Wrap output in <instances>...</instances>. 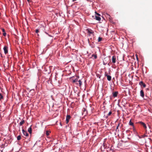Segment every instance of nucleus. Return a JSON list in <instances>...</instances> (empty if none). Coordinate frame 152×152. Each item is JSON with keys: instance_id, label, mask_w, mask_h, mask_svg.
Masks as SVG:
<instances>
[{"instance_id": "nucleus-29", "label": "nucleus", "mask_w": 152, "mask_h": 152, "mask_svg": "<svg viewBox=\"0 0 152 152\" xmlns=\"http://www.w3.org/2000/svg\"><path fill=\"white\" fill-rule=\"evenodd\" d=\"M86 109H85V108H83V111L84 112L85 111H86Z\"/></svg>"}, {"instance_id": "nucleus-33", "label": "nucleus", "mask_w": 152, "mask_h": 152, "mask_svg": "<svg viewBox=\"0 0 152 152\" xmlns=\"http://www.w3.org/2000/svg\"><path fill=\"white\" fill-rule=\"evenodd\" d=\"M97 15H98L99 16L100 15L99 13H97Z\"/></svg>"}, {"instance_id": "nucleus-11", "label": "nucleus", "mask_w": 152, "mask_h": 152, "mask_svg": "<svg viewBox=\"0 0 152 152\" xmlns=\"http://www.w3.org/2000/svg\"><path fill=\"white\" fill-rule=\"evenodd\" d=\"M92 58L96 59L97 58V55L96 54H93L92 55Z\"/></svg>"}, {"instance_id": "nucleus-13", "label": "nucleus", "mask_w": 152, "mask_h": 152, "mask_svg": "<svg viewBox=\"0 0 152 152\" xmlns=\"http://www.w3.org/2000/svg\"><path fill=\"white\" fill-rule=\"evenodd\" d=\"M28 132L30 133L31 134L32 132V128L31 127H29L28 129Z\"/></svg>"}, {"instance_id": "nucleus-25", "label": "nucleus", "mask_w": 152, "mask_h": 152, "mask_svg": "<svg viewBox=\"0 0 152 152\" xmlns=\"http://www.w3.org/2000/svg\"><path fill=\"white\" fill-rule=\"evenodd\" d=\"M3 34L4 36H5L6 35V33L5 32H3Z\"/></svg>"}, {"instance_id": "nucleus-12", "label": "nucleus", "mask_w": 152, "mask_h": 152, "mask_svg": "<svg viewBox=\"0 0 152 152\" xmlns=\"http://www.w3.org/2000/svg\"><path fill=\"white\" fill-rule=\"evenodd\" d=\"M107 58H105L103 61V64L104 65H106L107 62L106 61Z\"/></svg>"}, {"instance_id": "nucleus-20", "label": "nucleus", "mask_w": 152, "mask_h": 152, "mask_svg": "<svg viewBox=\"0 0 152 152\" xmlns=\"http://www.w3.org/2000/svg\"><path fill=\"white\" fill-rule=\"evenodd\" d=\"M77 81H78V78H76V79H75L74 80H73V83H75L76 82H77Z\"/></svg>"}, {"instance_id": "nucleus-4", "label": "nucleus", "mask_w": 152, "mask_h": 152, "mask_svg": "<svg viewBox=\"0 0 152 152\" xmlns=\"http://www.w3.org/2000/svg\"><path fill=\"white\" fill-rule=\"evenodd\" d=\"M118 91L113 92V96L114 97H117L118 94Z\"/></svg>"}, {"instance_id": "nucleus-24", "label": "nucleus", "mask_w": 152, "mask_h": 152, "mask_svg": "<svg viewBox=\"0 0 152 152\" xmlns=\"http://www.w3.org/2000/svg\"><path fill=\"white\" fill-rule=\"evenodd\" d=\"M111 114H112V112L111 111H110L108 113V116L110 115Z\"/></svg>"}, {"instance_id": "nucleus-17", "label": "nucleus", "mask_w": 152, "mask_h": 152, "mask_svg": "<svg viewBox=\"0 0 152 152\" xmlns=\"http://www.w3.org/2000/svg\"><path fill=\"white\" fill-rule=\"evenodd\" d=\"M129 124L130 125H131L132 126H133V127L134 126V124L133 123H132V121H131V120L130 121H129Z\"/></svg>"}, {"instance_id": "nucleus-8", "label": "nucleus", "mask_w": 152, "mask_h": 152, "mask_svg": "<svg viewBox=\"0 0 152 152\" xmlns=\"http://www.w3.org/2000/svg\"><path fill=\"white\" fill-rule=\"evenodd\" d=\"M86 31L88 33L90 34H93L94 33V31L91 30L89 29H87Z\"/></svg>"}, {"instance_id": "nucleus-22", "label": "nucleus", "mask_w": 152, "mask_h": 152, "mask_svg": "<svg viewBox=\"0 0 152 152\" xmlns=\"http://www.w3.org/2000/svg\"><path fill=\"white\" fill-rule=\"evenodd\" d=\"M102 40V38L100 37H99L98 39V42H99Z\"/></svg>"}, {"instance_id": "nucleus-6", "label": "nucleus", "mask_w": 152, "mask_h": 152, "mask_svg": "<svg viewBox=\"0 0 152 152\" xmlns=\"http://www.w3.org/2000/svg\"><path fill=\"white\" fill-rule=\"evenodd\" d=\"M22 132L23 135L26 137H27L28 135V134L26 131H25L24 129H22Z\"/></svg>"}, {"instance_id": "nucleus-19", "label": "nucleus", "mask_w": 152, "mask_h": 152, "mask_svg": "<svg viewBox=\"0 0 152 152\" xmlns=\"http://www.w3.org/2000/svg\"><path fill=\"white\" fill-rule=\"evenodd\" d=\"M78 82H79V86H81L82 85V84L81 81L80 80H79L78 81Z\"/></svg>"}, {"instance_id": "nucleus-9", "label": "nucleus", "mask_w": 152, "mask_h": 152, "mask_svg": "<svg viewBox=\"0 0 152 152\" xmlns=\"http://www.w3.org/2000/svg\"><path fill=\"white\" fill-rule=\"evenodd\" d=\"M140 96L142 97H143L144 96V93L143 90H141L140 91Z\"/></svg>"}, {"instance_id": "nucleus-5", "label": "nucleus", "mask_w": 152, "mask_h": 152, "mask_svg": "<svg viewBox=\"0 0 152 152\" xmlns=\"http://www.w3.org/2000/svg\"><path fill=\"white\" fill-rule=\"evenodd\" d=\"M71 117L70 115H67L66 117V123L68 124L69 122V120L71 118Z\"/></svg>"}, {"instance_id": "nucleus-27", "label": "nucleus", "mask_w": 152, "mask_h": 152, "mask_svg": "<svg viewBox=\"0 0 152 152\" xmlns=\"http://www.w3.org/2000/svg\"><path fill=\"white\" fill-rule=\"evenodd\" d=\"M1 30H2V31L3 32H5V29L4 28H1Z\"/></svg>"}, {"instance_id": "nucleus-32", "label": "nucleus", "mask_w": 152, "mask_h": 152, "mask_svg": "<svg viewBox=\"0 0 152 152\" xmlns=\"http://www.w3.org/2000/svg\"><path fill=\"white\" fill-rule=\"evenodd\" d=\"M2 54L1 53H0V56H1V57H2Z\"/></svg>"}, {"instance_id": "nucleus-31", "label": "nucleus", "mask_w": 152, "mask_h": 152, "mask_svg": "<svg viewBox=\"0 0 152 152\" xmlns=\"http://www.w3.org/2000/svg\"><path fill=\"white\" fill-rule=\"evenodd\" d=\"M60 125H61V126H62V124H61V122H60Z\"/></svg>"}, {"instance_id": "nucleus-16", "label": "nucleus", "mask_w": 152, "mask_h": 152, "mask_svg": "<svg viewBox=\"0 0 152 152\" xmlns=\"http://www.w3.org/2000/svg\"><path fill=\"white\" fill-rule=\"evenodd\" d=\"M105 16L107 18H109L110 20V16L109 14L107 13H106Z\"/></svg>"}, {"instance_id": "nucleus-30", "label": "nucleus", "mask_w": 152, "mask_h": 152, "mask_svg": "<svg viewBox=\"0 0 152 152\" xmlns=\"http://www.w3.org/2000/svg\"><path fill=\"white\" fill-rule=\"evenodd\" d=\"M135 56H137V57H136V58H137V60L138 59L137 55V54H136Z\"/></svg>"}, {"instance_id": "nucleus-34", "label": "nucleus", "mask_w": 152, "mask_h": 152, "mask_svg": "<svg viewBox=\"0 0 152 152\" xmlns=\"http://www.w3.org/2000/svg\"><path fill=\"white\" fill-rule=\"evenodd\" d=\"M27 1L29 2H30V0H27Z\"/></svg>"}, {"instance_id": "nucleus-23", "label": "nucleus", "mask_w": 152, "mask_h": 152, "mask_svg": "<svg viewBox=\"0 0 152 152\" xmlns=\"http://www.w3.org/2000/svg\"><path fill=\"white\" fill-rule=\"evenodd\" d=\"M46 134L47 136H48L49 135L48 131H46Z\"/></svg>"}, {"instance_id": "nucleus-21", "label": "nucleus", "mask_w": 152, "mask_h": 152, "mask_svg": "<svg viewBox=\"0 0 152 152\" xmlns=\"http://www.w3.org/2000/svg\"><path fill=\"white\" fill-rule=\"evenodd\" d=\"M3 98V96L1 94H0V101Z\"/></svg>"}, {"instance_id": "nucleus-3", "label": "nucleus", "mask_w": 152, "mask_h": 152, "mask_svg": "<svg viewBox=\"0 0 152 152\" xmlns=\"http://www.w3.org/2000/svg\"><path fill=\"white\" fill-rule=\"evenodd\" d=\"M105 76L107 77V80L108 81H110L111 80V77L109 75H107V74L106 73H105Z\"/></svg>"}, {"instance_id": "nucleus-18", "label": "nucleus", "mask_w": 152, "mask_h": 152, "mask_svg": "<svg viewBox=\"0 0 152 152\" xmlns=\"http://www.w3.org/2000/svg\"><path fill=\"white\" fill-rule=\"evenodd\" d=\"M21 138V136H20V135H19L17 137V140H20Z\"/></svg>"}, {"instance_id": "nucleus-15", "label": "nucleus", "mask_w": 152, "mask_h": 152, "mask_svg": "<svg viewBox=\"0 0 152 152\" xmlns=\"http://www.w3.org/2000/svg\"><path fill=\"white\" fill-rule=\"evenodd\" d=\"M25 121L23 120L19 124L20 126H22L23 124L25 123Z\"/></svg>"}, {"instance_id": "nucleus-7", "label": "nucleus", "mask_w": 152, "mask_h": 152, "mask_svg": "<svg viewBox=\"0 0 152 152\" xmlns=\"http://www.w3.org/2000/svg\"><path fill=\"white\" fill-rule=\"evenodd\" d=\"M116 57L115 56H113L112 57V62L113 63H115L116 62Z\"/></svg>"}, {"instance_id": "nucleus-10", "label": "nucleus", "mask_w": 152, "mask_h": 152, "mask_svg": "<svg viewBox=\"0 0 152 152\" xmlns=\"http://www.w3.org/2000/svg\"><path fill=\"white\" fill-rule=\"evenodd\" d=\"M139 84L141 86H142L144 87H145L146 86L145 84L144 83H143L142 81L140 82V83Z\"/></svg>"}, {"instance_id": "nucleus-28", "label": "nucleus", "mask_w": 152, "mask_h": 152, "mask_svg": "<svg viewBox=\"0 0 152 152\" xmlns=\"http://www.w3.org/2000/svg\"><path fill=\"white\" fill-rule=\"evenodd\" d=\"M120 123H119L118 124V125L117 126V128H116V129H118V127L119 126V125H120Z\"/></svg>"}, {"instance_id": "nucleus-2", "label": "nucleus", "mask_w": 152, "mask_h": 152, "mask_svg": "<svg viewBox=\"0 0 152 152\" xmlns=\"http://www.w3.org/2000/svg\"><path fill=\"white\" fill-rule=\"evenodd\" d=\"M4 53L6 54L8 53V47L7 46H4L3 48Z\"/></svg>"}, {"instance_id": "nucleus-26", "label": "nucleus", "mask_w": 152, "mask_h": 152, "mask_svg": "<svg viewBox=\"0 0 152 152\" xmlns=\"http://www.w3.org/2000/svg\"><path fill=\"white\" fill-rule=\"evenodd\" d=\"M35 32L36 33H38L39 32V30L38 29H36L35 31Z\"/></svg>"}, {"instance_id": "nucleus-14", "label": "nucleus", "mask_w": 152, "mask_h": 152, "mask_svg": "<svg viewBox=\"0 0 152 152\" xmlns=\"http://www.w3.org/2000/svg\"><path fill=\"white\" fill-rule=\"evenodd\" d=\"M95 19L96 20L98 21H100L101 19L100 17L97 16H95Z\"/></svg>"}, {"instance_id": "nucleus-1", "label": "nucleus", "mask_w": 152, "mask_h": 152, "mask_svg": "<svg viewBox=\"0 0 152 152\" xmlns=\"http://www.w3.org/2000/svg\"><path fill=\"white\" fill-rule=\"evenodd\" d=\"M138 123L141 125L142 126H143V127L145 129H146L147 127L145 124V123L141 121L139 122Z\"/></svg>"}]
</instances>
